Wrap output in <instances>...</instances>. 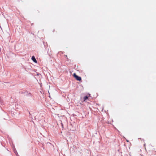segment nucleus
<instances>
[{"label":"nucleus","mask_w":156,"mask_h":156,"mask_svg":"<svg viewBox=\"0 0 156 156\" xmlns=\"http://www.w3.org/2000/svg\"><path fill=\"white\" fill-rule=\"evenodd\" d=\"M73 77L78 81H80L81 80V78L79 76L77 75L75 73L73 74Z\"/></svg>","instance_id":"nucleus-1"},{"label":"nucleus","mask_w":156,"mask_h":156,"mask_svg":"<svg viewBox=\"0 0 156 156\" xmlns=\"http://www.w3.org/2000/svg\"><path fill=\"white\" fill-rule=\"evenodd\" d=\"M32 60L35 62L37 63V61L36 60L34 56H33L32 57Z\"/></svg>","instance_id":"nucleus-2"},{"label":"nucleus","mask_w":156,"mask_h":156,"mask_svg":"<svg viewBox=\"0 0 156 156\" xmlns=\"http://www.w3.org/2000/svg\"><path fill=\"white\" fill-rule=\"evenodd\" d=\"M88 98V97L87 96H86L83 98V101H85Z\"/></svg>","instance_id":"nucleus-3"},{"label":"nucleus","mask_w":156,"mask_h":156,"mask_svg":"<svg viewBox=\"0 0 156 156\" xmlns=\"http://www.w3.org/2000/svg\"><path fill=\"white\" fill-rule=\"evenodd\" d=\"M66 58H67V55H66Z\"/></svg>","instance_id":"nucleus-4"},{"label":"nucleus","mask_w":156,"mask_h":156,"mask_svg":"<svg viewBox=\"0 0 156 156\" xmlns=\"http://www.w3.org/2000/svg\"><path fill=\"white\" fill-rule=\"evenodd\" d=\"M126 141H127V142H129V141L128 140H126Z\"/></svg>","instance_id":"nucleus-5"}]
</instances>
